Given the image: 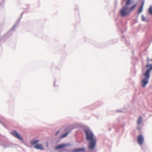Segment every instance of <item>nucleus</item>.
I'll use <instances>...</instances> for the list:
<instances>
[{
    "mask_svg": "<svg viewBox=\"0 0 152 152\" xmlns=\"http://www.w3.org/2000/svg\"><path fill=\"white\" fill-rule=\"evenodd\" d=\"M85 132L86 134V140L90 142L88 145V148L90 150H93L96 145V138L92 132L89 129H86Z\"/></svg>",
    "mask_w": 152,
    "mask_h": 152,
    "instance_id": "f257e3e1",
    "label": "nucleus"
},
{
    "mask_svg": "<svg viewBox=\"0 0 152 152\" xmlns=\"http://www.w3.org/2000/svg\"><path fill=\"white\" fill-rule=\"evenodd\" d=\"M149 67V68L147 69L145 72L143 74V76L145 77L142 81V84L143 87H145L148 83V80L150 77V73L151 71L152 70V65L151 64H147L146 67Z\"/></svg>",
    "mask_w": 152,
    "mask_h": 152,
    "instance_id": "f03ea898",
    "label": "nucleus"
},
{
    "mask_svg": "<svg viewBox=\"0 0 152 152\" xmlns=\"http://www.w3.org/2000/svg\"><path fill=\"white\" fill-rule=\"evenodd\" d=\"M127 7H123L120 11V14L121 16L122 17H125L129 14V12L127 10Z\"/></svg>",
    "mask_w": 152,
    "mask_h": 152,
    "instance_id": "7ed1b4c3",
    "label": "nucleus"
},
{
    "mask_svg": "<svg viewBox=\"0 0 152 152\" xmlns=\"http://www.w3.org/2000/svg\"><path fill=\"white\" fill-rule=\"evenodd\" d=\"M11 134H12L14 136L16 137L19 140L22 141L23 140V138L21 136L20 134L18 133V132L17 131L13 130L11 132Z\"/></svg>",
    "mask_w": 152,
    "mask_h": 152,
    "instance_id": "20e7f679",
    "label": "nucleus"
},
{
    "mask_svg": "<svg viewBox=\"0 0 152 152\" xmlns=\"http://www.w3.org/2000/svg\"><path fill=\"white\" fill-rule=\"evenodd\" d=\"M137 141L140 145H142L143 142L144 138L142 135H140L137 137Z\"/></svg>",
    "mask_w": 152,
    "mask_h": 152,
    "instance_id": "39448f33",
    "label": "nucleus"
},
{
    "mask_svg": "<svg viewBox=\"0 0 152 152\" xmlns=\"http://www.w3.org/2000/svg\"><path fill=\"white\" fill-rule=\"evenodd\" d=\"M68 145L66 144H63L59 145H58L56 147V149H59L61 148H64L68 146Z\"/></svg>",
    "mask_w": 152,
    "mask_h": 152,
    "instance_id": "423d86ee",
    "label": "nucleus"
},
{
    "mask_svg": "<svg viewBox=\"0 0 152 152\" xmlns=\"http://www.w3.org/2000/svg\"><path fill=\"white\" fill-rule=\"evenodd\" d=\"M34 148L37 149H40L41 150L44 149V148L41 144H38L36 145L34 147Z\"/></svg>",
    "mask_w": 152,
    "mask_h": 152,
    "instance_id": "0eeeda50",
    "label": "nucleus"
},
{
    "mask_svg": "<svg viewBox=\"0 0 152 152\" xmlns=\"http://www.w3.org/2000/svg\"><path fill=\"white\" fill-rule=\"evenodd\" d=\"M137 5L136 4H134L131 7L128 9L129 12H131L134 10L136 7Z\"/></svg>",
    "mask_w": 152,
    "mask_h": 152,
    "instance_id": "6e6552de",
    "label": "nucleus"
},
{
    "mask_svg": "<svg viewBox=\"0 0 152 152\" xmlns=\"http://www.w3.org/2000/svg\"><path fill=\"white\" fill-rule=\"evenodd\" d=\"M143 5H144V2H143L142 4L141 5L139 10V11L138 12V14H140L142 12V9H143Z\"/></svg>",
    "mask_w": 152,
    "mask_h": 152,
    "instance_id": "1a4fd4ad",
    "label": "nucleus"
},
{
    "mask_svg": "<svg viewBox=\"0 0 152 152\" xmlns=\"http://www.w3.org/2000/svg\"><path fill=\"white\" fill-rule=\"evenodd\" d=\"M71 130V129L69 130V131L68 132H67L65 134L61 136L60 137V138H63L65 137H66V136L70 132Z\"/></svg>",
    "mask_w": 152,
    "mask_h": 152,
    "instance_id": "9d476101",
    "label": "nucleus"
},
{
    "mask_svg": "<svg viewBox=\"0 0 152 152\" xmlns=\"http://www.w3.org/2000/svg\"><path fill=\"white\" fill-rule=\"evenodd\" d=\"M85 148H77L75 149L74 151L75 152H77L80 151H85Z\"/></svg>",
    "mask_w": 152,
    "mask_h": 152,
    "instance_id": "9b49d317",
    "label": "nucleus"
},
{
    "mask_svg": "<svg viewBox=\"0 0 152 152\" xmlns=\"http://www.w3.org/2000/svg\"><path fill=\"white\" fill-rule=\"evenodd\" d=\"M38 142L39 140H34L31 141V145H34L38 143Z\"/></svg>",
    "mask_w": 152,
    "mask_h": 152,
    "instance_id": "f8f14e48",
    "label": "nucleus"
},
{
    "mask_svg": "<svg viewBox=\"0 0 152 152\" xmlns=\"http://www.w3.org/2000/svg\"><path fill=\"white\" fill-rule=\"evenodd\" d=\"M142 117L140 116L139 117V118L137 121V123L138 124H140L142 122Z\"/></svg>",
    "mask_w": 152,
    "mask_h": 152,
    "instance_id": "ddd939ff",
    "label": "nucleus"
},
{
    "mask_svg": "<svg viewBox=\"0 0 152 152\" xmlns=\"http://www.w3.org/2000/svg\"><path fill=\"white\" fill-rule=\"evenodd\" d=\"M132 0H128L126 2V5H128L132 4Z\"/></svg>",
    "mask_w": 152,
    "mask_h": 152,
    "instance_id": "4468645a",
    "label": "nucleus"
},
{
    "mask_svg": "<svg viewBox=\"0 0 152 152\" xmlns=\"http://www.w3.org/2000/svg\"><path fill=\"white\" fill-rule=\"evenodd\" d=\"M149 13L152 15V7L151 6L149 9Z\"/></svg>",
    "mask_w": 152,
    "mask_h": 152,
    "instance_id": "2eb2a0df",
    "label": "nucleus"
},
{
    "mask_svg": "<svg viewBox=\"0 0 152 152\" xmlns=\"http://www.w3.org/2000/svg\"><path fill=\"white\" fill-rule=\"evenodd\" d=\"M142 19L143 21H144L145 20V18L143 15L142 16Z\"/></svg>",
    "mask_w": 152,
    "mask_h": 152,
    "instance_id": "dca6fc26",
    "label": "nucleus"
},
{
    "mask_svg": "<svg viewBox=\"0 0 152 152\" xmlns=\"http://www.w3.org/2000/svg\"><path fill=\"white\" fill-rule=\"evenodd\" d=\"M59 133V131H57L56 132V135H57Z\"/></svg>",
    "mask_w": 152,
    "mask_h": 152,
    "instance_id": "f3484780",
    "label": "nucleus"
},
{
    "mask_svg": "<svg viewBox=\"0 0 152 152\" xmlns=\"http://www.w3.org/2000/svg\"><path fill=\"white\" fill-rule=\"evenodd\" d=\"M69 130V129H65V130Z\"/></svg>",
    "mask_w": 152,
    "mask_h": 152,
    "instance_id": "a211bd4d",
    "label": "nucleus"
},
{
    "mask_svg": "<svg viewBox=\"0 0 152 152\" xmlns=\"http://www.w3.org/2000/svg\"><path fill=\"white\" fill-rule=\"evenodd\" d=\"M151 61H152V59L151 60Z\"/></svg>",
    "mask_w": 152,
    "mask_h": 152,
    "instance_id": "6ab92c4d",
    "label": "nucleus"
}]
</instances>
